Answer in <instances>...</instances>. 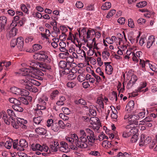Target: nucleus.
Masks as SVG:
<instances>
[{
    "instance_id": "7c9ffc66",
    "label": "nucleus",
    "mask_w": 157,
    "mask_h": 157,
    "mask_svg": "<svg viewBox=\"0 0 157 157\" xmlns=\"http://www.w3.org/2000/svg\"><path fill=\"white\" fill-rule=\"evenodd\" d=\"M132 135L130 130L129 131L128 130H126L124 131L122 134V136L124 138H127L130 136Z\"/></svg>"
},
{
    "instance_id": "4d7b16f0",
    "label": "nucleus",
    "mask_w": 157,
    "mask_h": 157,
    "mask_svg": "<svg viewBox=\"0 0 157 157\" xmlns=\"http://www.w3.org/2000/svg\"><path fill=\"white\" fill-rule=\"evenodd\" d=\"M130 130L133 135L135 134H138V133H137L138 130L137 128H135V126H134Z\"/></svg>"
},
{
    "instance_id": "ea45409f",
    "label": "nucleus",
    "mask_w": 157,
    "mask_h": 157,
    "mask_svg": "<svg viewBox=\"0 0 157 157\" xmlns=\"http://www.w3.org/2000/svg\"><path fill=\"white\" fill-rule=\"evenodd\" d=\"M33 49L34 51H37L42 48V46L38 44H33Z\"/></svg>"
},
{
    "instance_id": "aec40b11",
    "label": "nucleus",
    "mask_w": 157,
    "mask_h": 157,
    "mask_svg": "<svg viewBox=\"0 0 157 157\" xmlns=\"http://www.w3.org/2000/svg\"><path fill=\"white\" fill-rule=\"evenodd\" d=\"M154 36H150L149 37L147 44V47L148 48H149L152 45L154 42Z\"/></svg>"
},
{
    "instance_id": "864d4df0",
    "label": "nucleus",
    "mask_w": 157,
    "mask_h": 157,
    "mask_svg": "<svg viewBox=\"0 0 157 157\" xmlns=\"http://www.w3.org/2000/svg\"><path fill=\"white\" fill-rule=\"evenodd\" d=\"M25 17H22L21 20H20L18 22H16V24L15 25V26H16L17 24H18L20 26L22 25L25 22Z\"/></svg>"
},
{
    "instance_id": "2f4dec72",
    "label": "nucleus",
    "mask_w": 157,
    "mask_h": 157,
    "mask_svg": "<svg viewBox=\"0 0 157 157\" xmlns=\"http://www.w3.org/2000/svg\"><path fill=\"white\" fill-rule=\"evenodd\" d=\"M34 117L33 118V121L35 124H39L40 123L41 121H42V117Z\"/></svg>"
},
{
    "instance_id": "5fc2aeb1",
    "label": "nucleus",
    "mask_w": 157,
    "mask_h": 157,
    "mask_svg": "<svg viewBox=\"0 0 157 157\" xmlns=\"http://www.w3.org/2000/svg\"><path fill=\"white\" fill-rule=\"evenodd\" d=\"M146 22V20L142 18H140L137 20V23L140 25H143Z\"/></svg>"
},
{
    "instance_id": "0e129e2a",
    "label": "nucleus",
    "mask_w": 157,
    "mask_h": 157,
    "mask_svg": "<svg viewBox=\"0 0 157 157\" xmlns=\"http://www.w3.org/2000/svg\"><path fill=\"white\" fill-rule=\"evenodd\" d=\"M145 112H141L138 113V115H137L138 116V119H139L140 118H143L145 117Z\"/></svg>"
},
{
    "instance_id": "1a4fd4ad",
    "label": "nucleus",
    "mask_w": 157,
    "mask_h": 157,
    "mask_svg": "<svg viewBox=\"0 0 157 157\" xmlns=\"http://www.w3.org/2000/svg\"><path fill=\"white\" fill-rule=\"evenodd\" d=\"M7 18L4 16L0 17V23L1 24V28L0 31H2L4 30L7 22Z\"/></svg>"
},
{
    "instance_id": "a19ab883",
    "label": "nucleus",
    "mask_w": 157,
    "mask_h": 157,
    "mask_svg": "<svg viewBox=\"0 0 157 157\" xmlns=\"http://www.w3.org/2000/svg\"><path fill=\"white\" fill-rule=\"evenodd\" d=\"M59 66L61 69H64L66 67L67 64L65 61H61L59 63Z\"/></svg>"
},
{
    "instance_id": "774afa93",
    "label": "nucleus",
    "mask_w": 157,
    "mask_h": 157,
    "mask_svg": "<svg viewBox=\"0 0 157 157\" xmlns=\"http://www.w3.org/2000/svg\"><path fill=\"white\" fill-rule=\"evenodd\" d=\"M33 39V37L32 36H27L25 39V41L26 43H29L32 41Z\"/></svg>"
},
{
    "instance_id": "69168bd1",
    "label": "nucleus",
    "mask_w": 157,
    "mask_h": 157,
    "mask_svg": "<svg viewBox=\"0 0 157 157\" xmlns=\"http://www.w3.org/2000/svg\"><path fill=\"white\" fill-rule=\"evenodd\" d=\"M75 5L78 8H81L83 6V3L80 1L77 2L75 4Z\"/></svg>"
},
{
    "instance_id": "de8ad7c7",
    "label": "nucleus",
    "mask_w": 157,
    "mask_h": 157,
    "mask_svg": "<svg viewBox=\"0 0 157 157\" xmlns=\"http://www.w3.org/2000/svg\"><path fill=\"white\" fill-rule=\"evenodd\" d=\"M116 12V10H112L110 11L107 15L106 17L107 18H109L110 17H112L114 14Z\"/></svg>"
},
{
    "instance_id": "c85d7f7f",
    "label": "nucleus",
    "mask_w": 157,
    "mask_h": 157,
    "mask_svg": "<svg viewBox=\"0 0 157 157\" xmlns=\"http://www.w3.org/2000/svg\"><path fill=\"white\" fill-rule=\"evenodd\" d=\"M8 115L11 117V119L14 121L13 117H15V115L13 111L10 109H8L7 110Z\"/></svg>"
},
{
    "instance_id": "4468645a",
    "label": "nucleus",
    "mask_w": 157,
    "mask_h": 157,
    "mask_svg": "<svg viewBox=\"0 0 157 157\" xmlns=\"http://www.w3.org/2000/svg\"><path fill=\"white\" fill-rule=\"evenodd\" d=\"M75 144L77 147L81 148H86L87 147L86 144H83L79 138L75 141Z\"/></svg>"
},
{
    "instance_id": "7ed1b4c3",
    "label": "nucleus",
    "mask_w": 157,
    "mask_h": 157,
    "mask_svg": "<svg viewBox=\"0 0 157 157\" xmlns=\"http://www.w3.org/2000/svg\"><path fill=\"white\" fill-rule=\"evenodd\" d=\"M140 63L142 65V68L146 67H149L150 69H157V65L156 64L152 62H150L148 60L144 61L140 59Z\"/></svg>"
},
{
    "instance_id": "0eeeda50",
    "label": "nucleus",
    "mask_w": 157,
    "mask_h": 157,
    "mask_svg": "<svg viewBox=\"0 0 157 157\" xmlns=\"http://www.w3.org/2000/svg\"><path fill=\"white\" fill-rule=\"evenodd\" d=\"M1 115L2 118L4 120L5 123L7 125H10L11 121V117H8L6 113L4 111H2L1 113Z\"/></svg>"
},
{
    "instance_id": "423d86ee",
    "label": "nucleus",
    "mask_w": 157,
    "mask_h": 157,
    "mask_svg": "<svg viewBox=\"0 0 157 157\" xmlns=\"http://www.w3.org/2000/svg\"><path fill=\"white\" fill-rule=\"evenodd\" d=\"M138 117V116L137 115L131 116L130 117H129L128 119V123L130 124L131 125L134 124L136 126L138 125V121H137L139 120Z\"/></svg>"
},
{
    "instance_id": "4be33fe9",
    "label": "nucleus",
    "mask_w": 157,
    "mask_h": 157,
    "mask_svg": "<svg viewBox=\"0 0 157 157\" xmlns=\"http://www.w3.org/2000/svg\"><path fill=\"white\" fill-rule=\"evenodd\" d=\"M74 102L76 105L81 104L83 105H87V103L86 101L83 98H81L78 100H75Z\"/></svg>"
},
{
    "instance_id": "f704fd0d",
    "label": "nucleus",
    "mask_w": 157,
    "mask_h": 157,
    "mask_svg": "<svg viewBox=\"0 0 157 157\" xmlns=\"http://www.w3.org/2000/svg\"><path fill=\"white\" fill-rule=\"evenodd\" d=\"M9 101L10 102L14 104V105L20 104V102L18 100L13 98H9Z\"/></svg>"
},
{
    "instance_id": "13d9d810",
    "label": "nucleus",
    "mask_w": 157,
    "mask_h": 157,
    "mask_svg": "<svg viewBox=\"0 0 157 157\" xmlns=\"http://www.w3.org/2000/svg\"><path fill=\"white\" fill-rule=\"evenodd\" d=\"M30 82L31 84L38 86H40V83L39 82L33 79H31Z\"/></svg>"
},
{
    "instance_id": "393cba45",
    "label": "nucleus",
    "mask_w": 157,
    "mask_h": 157,
    "mask_svg": "<svg viewBox=\"0 0 157 157\" xmlns=\"http://www.w3.org/2000/svg\"><path fill=\"white\" fill-rule=\"evenodd\" d=\"M70 69H61L59 70V75L60 76H62L64 75H66L70 73Z\"/></svg>"
},
{
    "instance_id": "c03bdc74",
    "label": "nucleus",
    "mask_w": 157,
    "mask_h": 157,
    "mask_svg": "<svg viewBox=\"0 0 157 157\" xmlns=\"http://www.w3.org/2000/svg\"><path fill=\"white\" fill-rule=\"evenodd\" d=\"M137 79L138 78L137 76L135 75H133L131 76L130 81L132 82V84H134Z\"/></svg>"
},
{
    "instance_id": "bf43d9fd",
    "label": "nucleus",
    "mask_w": 157,
    "mask_h": 157,
    "mask_svg": "<svg viewBox=\"0 0 157 157\" xmlns=\"http://www.w3.org/2000/svg\"><path fill=\"white\" fill-rule=\"evenodd\" d=\"M81 136L79 138V139L80 141H81V142L83 143V144H86V143L87 141V139L86 136Z\"/></svg>"
},
{
    "instance_id": "09e8293b",
    "label": "nucleus",
    "mask_w": 157,
    "mask_h": 157,
    "mask_svg": "<svg viewBox=\"0 0 157 157\" xmlns=\"http://www.w3.org/2000/svg\"><path fill=\"white\" fill-rule=\"evenodd\" d=\"M30 82L27 79H21L19 80V82L21 84L24 85L25 86L27 85V84H29Z\"/></svg>"
},
{
    "instance_id": "a211bd4d",
    "label": "nucleus",
    "mask_w": 157,
    "mask_h": 157,
    "mask_svg": "<svg viewBox=\"0 0 157 157\" xmlns=\"http://www.w3.org/2000/svg\"><path fill=\"white\" fill-rule=\"evenodd\" d=\"M70 70V72L71 71V73L68 75L67 78L69 80H72L76 77V75L74 74V73H76L77 72V70H76L75 69Z\"/></svg>"
},
{
    "instance_id": "72a5a7b5",
    "label": "nucleus",
    "mask_w": 157,
    "mask_h": 157,
    "mask_svg": "<svg viewBox=\"0 0 157 157\" xmlns=\"http://www.w3.org/2000/svg\"><path fill=\"white\" fill-rule=\"evenodd\" d=\"M19 99L18 101L20 102V104H21V103L26 105H28L29 103L28 101L25 97V98L23 97L19 98Z\"/></svg>"
},
{
    "instance_id": "603ef678",
    "label": "nucleus",
    "mask_w": 157,
    "mask_h": 157,
    "mask_svg": "<svg viewBox=\"0 0 157 157\" xmlns=\"http://www.w3.org/2000/svg\"><path fill=\"white\" fill-rule=\"evenodd\" d=\"M58 124L59 127L62 129H64L65 128V124L63 123V121L59 120L58 122Z\"/></svg>"
},
{
    "instance_id": "49530a36",
    "label": "nucleus",
    "mask_w": 157,
    "mask_h": 157,
    "mask_svg": "<svg viewBox=\"0 0 157 157\" xmlns=\"http://www.w3.org/2000/svg\"><path fill=\"white\" fill-rule=\"evenodd\" d=\"M33 16L35 17H37L40 19L42 17V15L40 13L36 12L33 14Z\"/></svg>"
},
{
    "instance_id": "6e6552de",
    "label": "nucleus",
    "mask_w": 157,
    "mask_h": 157,
    "mask_svg": "<svg viewBox=\"0 0 157 157\" xmlns=\"http://www.w3.org/2000/svg\"><path fill=\"white\" fill-rule=\"evenodd\" d=\"M86 136L88 140V142L89 143L90 141H92L91 140L92 138L93 139L94 133L93 130L88 128H86Z\"/></svg>"
},
{
    "instance_id": "37998d69",
    "label": "nucleus",
    "mask_w": 157,
    "mask_h": 157,
    "mask_svg": "<svg viewBox=\"0 0 157 157\" xmlns=\"http://www.w3.org/2000/svg\"><path fill=\"white\" fill-rule=\"evenodd\" d=\"M40 70H41L43 71L44 72L45 75H46V76H47L48 78H50L51 79H52V80L54 79V77L53 75L45 73V72L47 71V70L48 71L49 69H44V70H43V69H40Z\"/></svg>"
},
{
    "instance_id": "f257e3e1",
    "label": "nucleus",
    "mask_w": 157,
    "mask_h": 157,
    "mask_svg": "<svg viewBox=\"0 0 157 157\" xmlns=\"http://www.w3.org/2000/svg\"><path fill=\"white\" fill-rule=\"evenodd\" d=\"M24 70L22 71L21 69H20L18 71L15 72V74L17 76H29L40 80H43L42 77L35 73V71H32V69Z\"/></svg>"
},
{
    "instance_id": "338daca9",
    "label": "nucleus",
    "mask_w": 157,
    "mask_h": 157,
    "mask_svg": "<svg viewBox=\"0 0 157 157\" xmlns=\"http://www.w3.org/2000/svg\"><path fill=\"white\" fill-rule=\"evenodd\" d=\"M30 82H29V84H27V85L25 86V88L31 91V90H32V86H33V85H32L31 83H30Z\"/></svg>"
},
{
    "instance_id": "9b49d317",
    "label": "nucleus",
    "mask_w": 157,
    "mask_h": 157,
    "mask_svg": "<svg viewBox=\"0 0 157 157\" xmlns=\"http://www.w3.org/2000/svg\"><path fill=\"white\" fill-rule=\"evenodd\" d=\"M17 32V29L15 27L12 28L7 34V37L8 40H10L11 37H13L16 35Z\"/></svg>"
},
{
    "instance_id": "79ce46f5",
    "label": "nucleus",
    "mask_w": 157,
    "mask_h": 157,
    "mask_svg": "<svg viewBox=\"0 0 157 157\" xmlns=\"http://www.w3.org/2000/svg\"><path fill=\"white\" fill-rule=\"evenodd\" d=\"M138 139L137 135H133L130 141L132 143H135L137 141Z\"/></svg>"
},
{
    "instance_id": "3c124183",
    "label": "nucleus",
    "mask_w": 157,
    "mask_h": 157,
    "mask_svg": "<svg viewBox=\"0 0 157 157\" xmlns=\"http://www.w3.org/2000/svg\"><path fill=\"white\" fill-rule=\"evenodd\" d=\"M151 137L148 136L145 139L144 145H147L151 142Z\"/></svg>"
},
{
    "instance_id": "a18cd8bd",
    "label": "nucleus",
    "mask_w": 157,
    "mask_h": 157,
    "mask_svg": "<svg viewBox=\"0 0 157 157\" xmlns=\"http://www.w3.org/2000/svg\"><path fill=\"white\" fill-rule=\"evenodd\" d=\"M59 91L57 90H54L51 94V98L53 99L59 94Z\"/></svg>"
},
{
    "instance_id": "e433bc0d",
    "label": "nucleus",
    "mask_w": 157,
    "mask_h": 157,
    "mask_svg": "<svg viewBox=\"0 0 157 157\" xmlns=\"http://www.w3.org/2000/svg\"><path fill=\"white\" fill-rule=\"evenodd\" d=\"M49 147V151L50 152H55L57 151V148L53 144H50Z\"/></svg>"
},
{
    "instance_id": "c756f323",
    "label": "nucleus",
    "mask_w": 157,
    "mask_h": 157,
    "mask_svg": "<svg viewBox=\"0 0 157 157\" xmlns=\"http://www.w3.org/2000/svg\"><path fill=\"white\" fill-rule=\"evenodd\" d=\"M51 128L54 132H58L59 130L58 124L57 123H55L52 125Z\"/></svg>"
},
{
    "instance_id": "412c9836",
    "label": "nucleus",
    "mask_w": 157,
    "mask_h": 157,
    "mask_svg": "<svg viewBox=\"0 0 157 157\" xmlns=\"http://www.w3.org/2000/svg\"><path fill=\"white\" fill-rule=\"evenodd\" d=\"M20 104L14 105L12 106V108L16 111L21 112L23 111V109L21 107Z\"/></svg>"
},
{
    "instance_id": "ddd939ff",
    "label": "nucleus",
    "mask_w": 157,
    "mask_h": 157,
    "mask_svg": "<svg viewBox=\"0 0 157 157\" xmlns=\"http://www.w3.org/2000/svg\"><path fill=\"white\" fill-rule=\"evenodd\" d=\"M134 102L133 101L131 100L128 103L126 107V110L129 112L133 110L134 106Z\"/></svg>"
},
{
    "instance_id": "a878e982",
    "label": "nucleus",
    "mask_w": 157,
    "mask_h": 157,
    "mask_svg": "<svg viewBox=\"0 0 157 157\" xmlns=\"http://www.w3.org/2000/svg\"><path fill=\"white\" fill-rule=\"evenodd\" d=\"M102 55L103 59L105 61L107 60L110 55V53L106 51L103 52Z\"/></svg>"
},
{
    "instance_id": "58836bf2",
    "label": "nucleus",
    "mask_w": 157,
    "mask_h": 157,
    "mask_svg": "<svg viewBox=\"0 0 157 157\" xmlns=\"http://www.w3.org/2000/svg\"><path fill=\"white\" fill-rule=\"evenodd\" d=\"M76 85V83L75 82H67V86L68 88H72L74 87Z\"/></svg>"
},
{
    "instance_id": "2eb2a0df",
    "label": "nucleus",
    "mask_w": 157,
    "mask_h": 157,
    "mask_svg": "<svg viewBox=\"0 0 157 157\" xmlns=\"http://www.w3.org/2000/svg\"><path fill=\"white\" fill-rule=\"evenodd\" d=\"M35 132L36 134L40 135H44L46 132V130L44 128H38L35 129Z\"/></svg>"
},
{
    "instance_id": "680f3d73",
    "label": "nucleus",
    "mask_w": 157,
    "mask_h": 157,
    "mask_svg": "<svg viewBox=\"0 0 157 157\" xmlns=\"http://www.w3.org/2000/svg\"><path fill=\"white\" fill-rule=\"evenodd\" d=\"M11 123L12 125H13V127L17 129L20 126L19 124H18L17 123V122L15 121V120H14L13 121H11Z\"/></svg>"
},
{
    "instance_id": "6ab92c4d",
    "label": "nucleus",
    "mask_w": 157,
    "mask_h": 157,
    "mask_svg": "<svg viewBox=\"0 0 157 157\" xmlns=\"http://www.w3.org/2000/svg\"><path fill=\"white\" fill-rule=\"evenodd\" d=\"M18 146L21 147L26 148L28 146V143L26 140L23 139H21L19 141Z\"/></svg>"
},
{
    "instance_id": "4c0bfd02",
    "label": "nucleus",
    "mask_w": 157,
    "mask_h": 157,
    "mask_svg": "<svg viewBox=\"0 0 157 157\" xmlns=\"http://www.w3.org/2000/svg\"><path fill=\"white\" fill-rule=\"evenodd\" d=\"M42 109H38V108L36 109L35 110L36 111L35 116L37 117H41L43 113L41 111Z\"/></svg>"
},
{
    "instance_id": "9d476101",
    "label": "nucleus",
    "mask_w": 157,
    "mask_h": 157,
    "mask_svg": "<svg viewBox=\"0 0 157 157\" xmlns=\"http://www.w3.org/2000/svg\"><path fill=\"white\" fill-rule=\"evenodd\" d=\"M38 104L37 105V108L38 109H42V110H44L46 109L45 105L46 104V103L41 98L38 99Z\"/></svg>"
},
{
    "instance_id": "bb28decb",
    "label": "nucleus",
    "mask_w": 157,
    "mask_h": 157,
    "mask_svg": "<svg viewBox=\"0 0 157 157\" xmlns=\"http://www.w3.org/2000/svg\"><path fill=\"white\" fill-rule=\"evenodd\" d=\"M85 75L86 74L85 73L80 74L78 77V81L80 82H82L85 80L86 79Z\"/></svg>"
},
{
    "instance_id": "f03ea898",
    "label": "nucleus",
    "mask_w": 157,
    "mask_h": 157,
    "mask_svg": "<svg viewBox=\"0 0 157 157\" xmlns=\"http://www.w3.org/2000/svg\"><path fill=\"white\" fill-rule=\"evenodd\" d=\"M30 67L32 69H39L42 68L43 69H51V66L48 64L45 63H40L39 62H32L30 63Z\"/></svg>"
},
{
    "instance_id": "39448f33",
    "label": "nucleus",
    "mask_w": 157,
    "mask_h": 157,
    "mask_svg": "<svg viewBox=\"0 0 157 157\" xmlns=\"http://www.w3.org/2000/svg\"><path fill=\"white\" fill-rule=\"evenodd\" d=\"M17 46L18 49L20 51H25L26 49L23 47L24 39L22 37L17 38L16 40Z\"/></svg>"
},
{
    "instance_id": "473e14b6",
    "label": "nucleus",
    "mask_w": 157,
    "mask_h": 157,
    "mask_svg": "<svg viewBox=\"0 0 157 157\" xmlns=\"http://www.w3.org/2000/svg\"><path fill=\"white\" fill-rule=\"evenodd\" d=\"M29 93L27 90L23 89H21L20 95L25 96V97L29 95Z\"/></svg>"
},
{
    "instance_id": "6e6d98bb",
    "label": "nucleus",
    "mask_w": 157,
    "mask_h": 157,
    "mask_svg": "<svg viewBox=\"0 0 157 157\" xmlns=\"http://www.w3.org/2000/svg\"><path fill=\"white\" fill-rule=\"evenodd\" d=\"M5 146L8 149H10L12 146V143L10 141H7L6 142Z\"/></svg>"
},
{
    "instance_id": "dca6fc26",
    "label": "nucleus",
    "mask_w": 157,
    "mask_h": 157,
    "mask_svg": "<svg viewBox=\"0 0 157 157\" xmlns=\"http://www.w3.org/2000/svg\"><path fill=\"white\" fill-rule=\"evenodd\" d=\"M11 92L13 94L17 95H20L21 92V89L16 87H13L10 88Z\"/></svg>"
},
{
    "instance_id": "cd10ccee",
    "label": "nucleus",
    "mask_w": 157,
    "mask_h": 157,
    "mask_svg": "<svg viewBox=\"0 0 157 157\" xmlns=\"http://www.w3.org/2000/svg\"><path fill=\"white\" fill-rule=\"evenodd\" d=\"M145 135L144 134H142L140 136V138L139 141V146L142 147L144 145L145 139Z\"/></svg>"
},
{
    "instance_id": "f3484780",
    "label": "nucleus",
    "mask_w": 157,
    "mask_h": 157,
    "mask_svg": "<svg viewBox=\"0 0 157 157\" xmlns=\"http://www.w3.org/2000/svg\"><path fill=\"white\" fill-rule=\"evenodd\" d=\"M18 141L17 139L14 140L13 142V146L14 149H16L17 151H24V149L23 147H19L18 146Z\"/></svg>"
},
{
    "instance_id": "20e7f679",
    "label": "nucleus",
    "mask_w": 157,
    "mask_h": 157,
    "mask_svg": "<svg viewBox=\"0 0 157 157\" xmlns=\"http://www.w3.org/2000/svg\"><path fill=\"white\" fill-rule=\"evenodd\" d=\"M33 57L35 59L42 61H44L48 58L46 53L44 51L40 52L38 53L35 54Z\"/></svg>"
},
{
    "instance_id": "8fccbe9b",
    "label": "nucleus",
    "mask_w": 157,
    "mask_h": 157,
    "mask_svg": "<svg viewBox=\"0 0 157 157\" xmlns=\"http://www.w3.org/2000/svg\"><path fill=\"white\" fill-rule=\"evenodd\" d=\"M128 25L129 27L131 28H134V23H133V20L132 19L130 18L128 19Z\"/></svg>"
},
{
    "instance_id": "b1692460",
    "label": "nucleus",
    "mask_w": 157,
    "mask_h": 157,
    "mask_svg": "<svg viewBox=\"0 0 157 157\" xmlns=\"http://www.w3.org/2000/svg\"><path fill=\"white\" fill-rule=\"evenodd\" d=\"M111 7V3L110 2H106L101 7L103 10H109Z\"/></svg>"
},
{
    "instance_id": "c9c22d12",
    "label": "nucleus",
    "mask_w": 157,
    "mask_h": 157,
    "mask_svg": "<svg viewBox=\"0 0 157 157\" xmlns=\"http://www.w3.org/2000/svg\"><path fill=\"white\" fill-rule=\"evenodd\" d=\"M147 4V2L145 1H143L137 3L136 6L139 8H142L145 6Z\"/></svg>"
},
{
    "instance_id": "e2e57ef3",
    "label": "nucleus",
    "mask_w": 157,
    "mask_h": 157,
    "mask_svg": "<svg viewBox=\"0 0 157 157\" xmlns=\"http://www.w3.org/2000/svg\"><path fill=\"white\" fill-rule=\"evenodd\" d=\"M54 123H53V121L52 119H48L47 121V126L48 127H49L52 126V125Z\"/></svg>"
},
{
    "instance_id": "5701e85b",
    "label": "nucleus",
    "mask_w": 157,
    "mask_h": 157,
    "mask_svg": "<svg viewBox=\"0 0 157 157\" xmlns=\"http://www.w3.org/2000/svg\"><path fill=\"white\" fill-rule=\"evenodd\" d=\"M95 33V32L94 30V29H88L87 32L86 34V38L88 40H90L91 39V34H92V35L94 34Z\"/></svg>"
},
{
    "instance_id": "052dcab7",
    "label": "nucleus",
    "mask_w": 157,
    "mask_h": 157,
    "mask_svg": "<svg viewBox=\"0 0 157 157\" xmlns=\"http://www.w3.org/2000/svg\"><path fill=\"white\" fill-rule=\"evenodd\" d=\"M21 10L25 13H27L28 11V9L25 5L22 4L21 6Z\"/></svg>"
},
{
    "instance_id": "f8f14e48",
    "label": "nucleus",
    "mask_w": 157,
    "mask_h": 157,
    "mask_svg": "<svg viewBox=\"0 0 157 157\" xmlns=\"http://www.w3.org/2000/svg\"><path fill=\"white\" fill-rule=\"evenodd\" d=\"M31 149L33 151H42L43 150V146L38 144H33L31 145Z\"/></svg>"
}]
</instances>
